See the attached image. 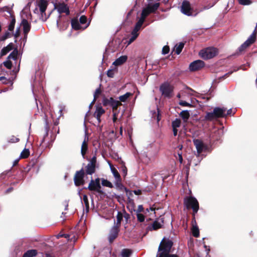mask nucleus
Wrapping results in <instances>:
<instances>
[{
  "label": "nucleus",
  "mask_w": 257,
  "mask_h": 257,
  "mask_svg": "<svg viewBox=\"0 0 257 257\" xmlns=\"http://www.w3.org/2000/svg\"><path fill=\"white\" fill-rule=\"evenodd\" d=\"M173 244L172 240L164 238L159 245L157 257H177L176 254H170Z\"/></svg>",
  "instance_id": "1"
},
{
  "label": "nucleus",
  "mask_w": 257,
  "mask_h": 257,
  "mask_svg": "<svg viewBox=\"0 0 257 257\" xmlns=\"http://www.w3.org/2000/svg\"><path fill=\"white\" fill-rule=\"evenodd\" d=\"M160 6V4L157 3L153 5L148 4L144 7L142 11L141 17L137 23L142 26L146 18L151 13H154Z\"/></svg>",
  "instance_id": "2"
},
{
  "label": "nucleus",
  "mask_w": 257,
  "mask_h": 257,
  "mask_svg": "<svg viewBox=\"0 0 257 257\" xmlns=\"http://www.w3.org/2000/svg\"><path fill=\"white\" fill-rule=\"evenodd\" d=\"M226 109L224 107H215L212 112H207L206 114L205 119L206 120L212 121L218 118L224 117L226 116Z\"/></svg>",
  "instance_id": "3"
},
{
  "label": "nucleus",
  "mask_w": 257,
  "mask_h": 257,
  "mask_svg": "<svg viewBox=\"0 0 257 257\" xmlns=\"http://www.w3.org/2000/svg\"><path fill=\"white\" fill-rule=\"evenodd\" d=\"M184 204L187 209L192 208L194 213H196L199 209V203L193 196H190L184 199Z\"/></svg>",
  "instance_id": "4"
},
{
  "label": "nucleus",
  "mask_w": 257,
  "mask_h": 257,
  "mask_svg": "<svg viewBox=\"0 0 257 257\" xmlns=\"http://www.w3.org/2000/svg\"><path fill=\"white\" fill-rule=\"evenodd\" d=\"M55 9L57 10L59 14L65 13L66 15H69L70 11L67 5L64 2H58L54 5ZM61 15H59L58 19L57 20V25L59 26V21L61 18Z\"/></svg>",
  "instance_id": "5"
},
{
  "label": "nucleus",
  "mask_w": 257,
  "mask_h": 257,
  "mask_svg": "<svg viewBox=\"0 0 257 257\" xmlns=\"http://www.w3.org/2000/svg\"><path fill=\"white\" fill-rule=\"evenodd\" d=\"M200 56L204 59H209L214 57L217 54V50L213 47H209L201 50Z\"/></svg>",
  "instance_id": "6"
},
{
  "label": "nucleus",
  "mask_w": 257,
  "mask_h": 257,
  "mask_svg": "<svg viewBox=\"0 0 257 257\" xmlns=\"http://www.w3.org/2000/svg\"><path fill=\"white\" fill-rule=\"evenodd\" d=\"M256 39V30H254L251 35L248 39L238 48V50L239 53L243 52L247 47L253 44Z\"/></svg>",
  "instance_id": "7"
},
{
  "label": "nucleus",
  "mask_w": 257,
  "mask_h": 257,
  "mask_svg": "<svg viewBox=\"0 0 257 257\" xmlns=\"http://www.w3.org/2000/svg\"><path fill=\"white\" fill-rule=\"evenodd\" d=\"M160 90L163 96L170 97L172 95L173 87L168 83H164L160 86Z\"/></svg>",
  "instance_id": "8"
},
{
  "label": "nucleus",
  "mask_w": 257,
  "mask_h": 257,
  "mask_svg": "<svg viewBox=\"0 0 257 257\" xmlns=\"http://www.w3.org/2000/svg\"><path fill=\"white\" fill-rule=\"evenodd\" d=\"M87 188L90 191H96L98 193H102L100 190L101 185L99 178H97L94 180L91 179Z\"/></svg>",
  "instance_id": "9"
},
{
  "label": "nucleus",
  "mask_w": 257,
  "mask_h": 257,
  "mask_svg": "<svg viewBox=\"0 0 257 257\" xmlns=\"http://www.w3.org/2000/svg\"><path fill=\"white\" fill-rule=\"evenodd\" d=\"M96 164V158L93 157L89 163L86 167V173L88 175H92L95 172Z\"/></svg>",
  "instance_id": "10"
},
{
  "label": "nucleus",
  "mask_w": 257,
  "mask_h": 257,
  "mask_svg": "<svg viewBox=\"0 0 257 257\" xmlns=\"http://www.w3.org/2000/svg\"><path fill=\"white\" fill-rule=\"evenodd\" d=\"M84 175V171L81 169L79 171H77L74 177V183L77 186H79L84 184V180H83Z\"/></svg>",
  "instance_id": "11"
},
{
  "label": "nucleus",
  "mask_w": 257,
  "mask_h": 257,
  "mask_svg": "<svg viewBox=\"0 0 257 257\" xmlns=\"http://www.w3.org/2000/svg\"><path fill=\"white\" fill-rule=\"evenodd\" d=\"M142 26L136 23L135 26L132 31L131 37L128 41L127 45L131 44L133 43L138 37L139 35V31L140 30Z\"/></svg>",
  "instance_id": "12"
},
{
  "label": "nucleus",
  "mask_w": 257,
  "mask_h": 257,
  "mask_svg": "<svg viewBox=\"0 0 257 257\" xmlns=\"http://www.w3.org/2000/svg\"><path fill=\"white\" fill-rule=\"evenodd\" d=\"M181 12L187 16H190L192 15V10L190 3L186 1H183L181 7Z\"/></svg>",
  "instance_id": "13"
},
{
  "label": "nucleus",
  "mask_w": 257,
  "mask_h": 257,
  "mask_svg": "<svg viewBox=\"0 0 257 257\" xmlns=\"http://www.w3.org/2000/svg\"><path fill=\"white\" fill-rule=\"evenodd\" d=\"M194 144L196 148L198 155H199L200 153L207 149V146L205 145L201 140H194Z\"/></svg>",
  "instance_id": "14"
},
{
  "label": "nucleus",
  "mask_w": 257,
  "mask_h": 257,
  "mask_svg": "<svg viewBox=\"0 0 257 257\" xmlns=\"http://www.w3.org/2000/svg\"><path fill=\"white\" fill-rule=\"evenodd\" d=\"M119 231V227L117 225H114L111 229L109 235L108 240L111 243L117 237Z\"/></svg>",
  "instance_id": "15"
},
{
  "label": "nucleus",
  "mask_w": 257,
  "mask_h": 257,
  "mask_svg": "<svg viewBox=\"0 0 257 257\" xmlns=\"http://www.w3.org/2000/svg\"><path fill=\"white\" fill-rule=\"evenodd\" d=\"M204 66V63L202 60H196L192 62L189 65L191 71H196L202 68Z\"/></svg>",
  "instance_id": "16"
},
{
  "label": "nucleus",
  "mask_w": 257,
  "mask_h": 257,
  "mask_svg": "<svg viewBox=\"0 0 257 257\" xmlns=\"http://www.w3.org/2000/svg\"><path fill=\"white\" fill-rule=\"evenodd\" d=\"M21 25L23 27V31L24 33V41L25 42L26 41L27 35L31 29V25L28 21L25 19H23L22 21Z\"/></svg>",
  "instance_id": "17"
},
{
  "label": "nucleus",
  "mask_w": 257,
  "mask_h": 257,
  "mask_svg": "<svg viewBox=\"0 0 257 257\" xmlns=\"http://www.w3.org/2000/svg\"><path fill=\"white\" fill-rule=\"evenodd\" d=\"M105 112L104 109L101 106H97L96 107V110L94 113V116L97 119L98 123H99L101 122L100 117L101 115Z\"/></svg>",
  "instance_id": "18"
},
{
  "label": "nucleus",
  "mask_w": 257,
  "mask_h": 257,
  "mask_svg": "<svg viewBox=\"0 0 257 257\" xmlns=\"http://www.w3.org/2000/svg\"><path fill=\"white\" fill-rule=\"evenodd\" d=\"M47 5L48 4L46 0H40L38 3V7L42 17H43V14L45 15V11L47 9Z\"/></svg>",
  "instance_id": "19"
},
{
  "label": "nucleus",
  "mask_w": 257,
  "mask_h": 257,
  "mask_svg": "<svg viewBox=\"0 0 257 257\" xmlns=\"http://www.w3.org/2000/svg\"><path fill=\"white\" fill-rule=\"evenodd\" d=\"M88 141V137L87 136V135L86 133L85 135V138L84 141L82 142V145H81V153L83 157H84V156L87 151L88 149V145H87V142Z\"/></svg>",
  "instance_id": "20"
},
{
  "label": "nucleus",
  "mask_w": 257,
  "mask_h": 257,
  "mask_svg": "<svg viewBox=\"0 0 257 257\" xmlns=\"http://www.w3.org/2000/svg\"><path fill=\"white\" fill-rule=\"evenodd\" d=\"M164 221L162 219H161V221L159 220L155 221L153 223L148 227V229L150 230H157L163 226Z\"/></svg>",
  "instance_id": "21"
},
{
  "label": "nucleus",
  "mask_w": 257,
  "mask_h": 257,
  "mask_svg": "<svg viewBox=\"0 0 257 257\" xmlns=\"http://www.w3.org/2000/svg\"><path fill=\"white\" fill-rule=\"evenodd\" d=\"M127 59V56L126 55L121 56L117 58L112 63V65L115 67L119 66L124 64Z\"/></svg>",
  "instance_id": "22"
},
{
  "label": "nucleus",
  "mask_w": 257,
  "mask_h": 257,
  "mask_svg": "<svg viewBox=\"0 0 257 257\" xmlns=\"http://www.w3.org/2000/svg\"><path fill=\"white\" fill-rule=\"evenodd\" d=\"M87 24L85 26L82 27L81 26L79 22L77 20H72L71 21V26L73 29L78 30H84L88 26Z\"/></svg>",
  "instance_id": "23"
},
{
  "label": "nucleus",
  "mask_w": 257,
  "mask_h": 257,
  "mask_svg": "<svg viewBox=\"0 0 257 257\" xmlns=\"http://www.w3.org/2000/svg\"><path fill=\"white\" fill-rule=\"evenodd\" d=\"M184 46V44L183 43H180L179 44L176 45L174 49L175 53L179 55L181 52Z\"/></svg>",
  "instance_id": "24"
},
{
  "label": "nucleus",
  "mask_w": 257,
  "mask_h": 257,
  "mask_svg": "<svg viewBox=\"0 0 257 257\" xmlns=\"http://www.w3.org/2000/svg\"><path fill=\"white\" fill-rule=\"evenodd\" d=\"M180 115L183 120L186 122L190 117V113L188 110H183L180 112Z\"/></svg>",
  "instance_id": "25"
},
{
  "label": "nucleus",
  "mask_w": 257,
  "mask_h": 257,
  "mask_svg": "<svg viewBox=\"0 0 257 257\" xmlns=\"http://www.w3.org/2000/svg\"><path fill=\"white\" fill-rule=\"evenodd\" d=\"M109 165H110L111 172L112 173L115 180H116V181H119L120 177V175H119L118 172H117V170L115 168L112 167V166H111L110 164H109Z\"/></svg>",
  "instance_id": "26"
},
{
  "label": "nucleus",
  "mask_w": 257,
  "mask_h": 257,
  "mask_svg": "<svg viewBox=\"0 0 257 257\" xmlns=\"http://www.w3.org/2000/svg\"><path fill=\"white\" fill-rule=\"evenodd\" d=\"M37 251L35 249L28 250L24 254L23 257H34L37 255Z\"/></svg>",
  "instance_id": "27"
},
{
  "label": "nucleus",
  "mask_w": 257,
  "mask_h": 257,
  "mask_svg": "<svg viewBox=\"0 0 257 257\" xmlns=\"http://www.w3.org/2000/svg\"><path fill=\"white\" fill-rule=\"evenodd\" d=\"M192 232L193 235L195 237H197L199 235V228L196 224L193 225L192 228Z\"/></svg>",
  "instance_id": "28"
},
{
  "label": "nucleus",
  "mask_w": 257,
  "mask_h": 257,
  "mask_svg": "<svg viewBox=\"0 0 257 257\" xmlns=\"http://www.w3.org/2000/svg\"><path fill=\"white\" fill-rule=\"evenodd\" d=\"M12 49V44H9L8 46L4 47L1 51V56L6 55Z\"/></svg>",
  "instance_id": "29"
},
{
  "label": "nucleus",
  "mask_w": 257,
  "mask_h": 257,
  "mask_svg": "<svg viewBox=\"0 0 257 257\" xmlns=\"http://www.w3.org/2000/svg\"><path fill=\"white\" fill-rule=\"evenodd\" d=\"M109 102L113 108L116 109L118 106L121 104L120 102L118 100H115L112 98H110Z\"/></svg>",
  "instance_id": "30"
},
{
  "label": "nucleus",
  "mask_w": 257,
  "mask_h": 257,
  "mask_svg": "<svg viewBox=\"0 0 257 257\" xmlns=\"http://www.w3.org/2000/svg\"><path fill=\"white\" fill-rule=\"evenodd\" d=\"M132 95L133 94L130 92H126L124 94L120 96L119 97V99L121 102H125L128 97Z\"/></svg>",
  "instance_id": "31"
},
{
  "label": "nucleus",
  "mask_w": 257,
  "mask_h": 257,
  "mask_svg": "<svg viewBox=\"0 0 257 257\" xmlns=\"http://www.w3.org/2000/svg\"><path fill=\"white\" fill-rule=\"evenodd\" d=\"M101 184L103 186L107 187L110 188H112L113 187L112 183L110 181L104 179H101Z\"/></svg>",
  "instance_id": "32"
},
{
  "label": "nucleus",
  "mask_w": 257,
  "mask_h": 257,
  "mask_svg": "<svg viewBox=\"0 0 257 257\" xmlns=\"http://www.w3.org/2000/svg\"><path fill=\"white\" fill-rule=\"evenodd\" d=\"M131 253L132 252L130 249H123L121 251V255L122 257H130Z\"/></svg>",
  "instance_id": "33"
},
{
  "label": "nucleus",
  "mask_w": 257,
  "mask_h": 257,
  "mask_svg": "<svg viewBox=\"0 0 257 257\" xmlns=\"http://www.w3.org/2000/svg\"><path fill=\"white\" fill-rule=\"evenodd\" d=\"M181 125V120L180 119L176 118L172 122V126L173 128H178Z\"/></svg>",
  "instance_id": "34"
},
{
  "label": "nucleus",
  "mask_w": 257,
  "mask_h": 257,
  "mask_svg": "<svg viewBox=\"0 0 257 257\" xmlns=\"http://www.w3.org/2000/svg\"><path fill=\"white\" fill-rule=\"evenodd\" d=\"M83 201L85 204L86 211L88 212L89 211V202L86 195L83 196Z\"/></svg>",
  "instance_id": "35"
},
{
  "label": "nucleus",
  "mask_w": 257,
  "mask_h": 257,
  "mask_svg": "<svg viewBox=\"0 0 257 257\" xmlns=\"http://www.w3.org/2000/svg\"><path fill=\"white\" fill-rule=\"evenodd\" d=\"M30 155V152L28 149H24L21 153L20 157L22 158H26Z\"/></svg>",
  "instance_id": "36"
},
{
  "label": "nucleus",
  "mask_w": 257,
  "mask_h": 257,
  "mask_svg": "<svg viewBox=\"0 0 257 257\" xmlns=\"http://www.w3.org/2000/svg\"><path fill=\"white\" fill-rule=\"evenodd\" d=\"M117 71V69L116 68H112L107 71V75L109 77H113L114 76L115 72Z\"/></svg>",
  "instance_id": "37"
},
{
  "label": "nucleus",
  "mask_w": 257,
  "mask_h": 257,
  "mask_svg": "<svg viewBox=\"0 0 257 257\" xmlns=\"http://www.w3.org/2000/svg\"><path fill=\"white\" fill-rule=\"evenodd\" d=\"M238 3L243 6H248L251 4L252 2L250 0H237Z\"/></svg>",
  "instance_id": "38"
},
{
  "label": "nucleus",
  "mask_w": 257,
  "mask_h": 257,
  "mask_svg": "<svg viewBox=\"0 0 257 257\" xmlns=\"http://www.w3.org/2000/svg\"><path fill=\"white\" fill-rule=\"evenodd\" d=\"M17 56L18 51L17 50H15L9 55L8 59H13L14 60H16L17 58Z\"/></svg>",
  "instance_id": "39"
},
{
  "label": "nucleus",
  "mask_w": 257,
  "mask_h": 257,
  "mask_svg": "<svg viewBox=\"0 0 257 257\" xmlns=\"http://www.w3.org/2000/svg\"><path fill=\"white\" fill-rule=\"evenodd\" d=\"M101 93V90L100 88H97L96 89L94 93V98L92 101V102H94L96 100L97 98L99 96Z\"/></svg>",
  "instance_id": "40"
},
{
  "label": "nucleus",
  "mask_w": 257,
  "mask_h": 257,
  "mask_svg": "<svg viewBox=\"0 0 257 257\" xmlns=\"http://www.w3.org/2000/svg\"><path fill=\"white\" fill-rule=\"evenodd\" d=\"M152 117L154 118V119H156H156L157 120L158 122L159 121V120H160V113H159V109L158 108H157V113H156V112H154V113H152Z\"/></svg>",
  "instance_id": "41"
},
{
  "label": "nucleus",
  "mask_w": 257,
  "mask_h": 257,
  "mask_svg": "<svg viewBox=\"0 0 257 257\" xmlns=\"http://www.w3.org/2000/svg\"><path fill=\"white\" fill-rule=\"evenodd\" d=\"M4 65L8 69H11L12 63L10 60H8L4 62Z\"/></svg>",
  "instance_id": "42"
},
{
  "label": "nucleus",
  "mask_w": 257,
  "mask_h": 257,
  "mask_svg": "<svg viewBox=\"0 0 257 257\" xmlns=\"http://www.w3.org/2000/svg\"><path fill=\"white\" fill-rule=\"evenodd\" d=\"M19 141V139L15 136L11 137L8 140V142L12 143L18 142Z\"/></svg>",
  "instance_id": "43"
},
{
  "label": "nucleus",
  "mask_w": 257,
  "mask_h": 257,
  "mask_svg": "<svg viewBox=\"0 0 257 257\" xmlns=\"http://www.w3.org/2000/svg\"><path fill=\"white\" fill-rule=\"evenodd\" d=\"M137 217L138 221L140 222H143L145 220V216L141 213H137Z\"/></svg>",
  "instance_id": "44"
},
{
  "label": "nucleus",
  "mask_w": 257,
  "mask_h": 257,
  "mask_svg": "<svg viewBox=\"0 0 257 257\" xmlns=\"http://www.w3.org/2000/svg\"><path fill=\"white\" fill-rule=\"evenodd\" d=\"M122 219V215L121 213L119 212H118L117 215V226H118L120 225L121 221Z\"/></svg>",
  "instance_id": "45"
},
{
  "label": "nucleus",
  "mask_w": 257,
  "mask_h": 257,
  "mask_svg": "<svg viewBox=\"0 0 257 257\" xmlns=\"http://www.w3.org/2000/svg\"><path fill=\"white\" fill-rule=\"evenodd\" d=\"M169 47L168 46H165L162 49V54L163 55L167 54L169 52Z\"/></svg>",
  "instance_id": "46"
},
{
  "label": "nucleus",
  "mask_w": 257,
  "mask_h": 257,
  "mask_svg": "<svg viewBox=\"0 0 257 257\" xmlns=\"http://www.w3.org/2000/svg\"><path fill=\"white\" fill-rule=\"evenodd\" d=\"M179 103L180 105L184 106H189L191 105V104L183 100H180Z\"/></svg>",
  "instance_id": "47"
},
{
  "label": "nucleus",
  "mask_w": 257,
  "mask_h": 257,
  "mask_svg": "<svg viewBox=\"0 0 257 257\" xmlns=\"http://www.w3.org/2000/svg\"><path fill=\"white\" fill-rule=\"evenodd\" d=\"M79 20L81 24H84L87 21V18L84 16H82L80 18Z\"/></svg>",
  "instance_id": "48"
},
{
  "label": "nucleus",
  "mask_w": 257,
  "mask_h": 257,
  "mask_svg": "<svg viewBox=\"0 0 257 257\" xmlns=\"http://www.w3.org/2000/svg\"><path fill=\"white\" fill-rule=\"evenodd\" d=\"M15 27V21H12L9 25L8 29L10 31H13Z\"/></svg>",
  "instance_id": "49"
},
{
  "label": "nucleus",
  "mask_w": 257,
  "mask_h": 257,
  "mask_svg": "<svg viewBox=\"0 0 257 257\" xmlns=\"http://www.w3.org/2000/svg\"><path fill=\"white\" fill-rule=\"evenodd\" d=\"M143 205H140L138 206V209L136 210L137 213H140L141 212L143 211Z\"/></svg>",
  "instance_id": "50"
},
{
  "label": "nucleus",
  "mask_w": 257,
  "mask_h": 257,
  "mask_svg": "<svg viewBox=\"0 0 257 257\" xmlns=\"http://www.w3.org/2000/svg\"><path fill=\"white\" fill-rule=\"evenodd\" d=\"M2 80H4L3 83H5V84L8 83V82L9 81L5 77H3V76L0 77V81H2Z\"/></svg>",
  "instance_id": "51"
},
{
  "label": "nucleus",
  "mask_w": 257,
  "mask_h": 257,
  "mask_svg": "<svg viewBox=\"0 0 257 257\" xmlns=\"http://www.w3.org/2000/svg\"><path fill=\"white\" fill-rule=\"evenodd\" d=\"M178 156H179V160L180 163H182L183 162V157L182 156V153L178 152Z\"/></svg>",
  "instance_id": "52"
},
{
  "label": "nucleus",
  "mask_w": 257,
  "mask_h": 257,
  "mask_svg": "<svg viewBox=\"0 0 257 257\" xmlns=\"http://www.w3.org/2000/svg\"><path fill=\"white\" fill-rule=\"evenodd\" d=\"M115 185L117 187H120L121 186H122V185L121 184V180H120L119 181H116V180H115Z\"/></svg>",
  "instance_id": "53"
},
{
  "label": "nucleus",
  "mask_w": 257,
  "mask_h": 257,
  "mask_svg": "<svg viewBox=\"0 0 257 257\" xmlns=\"http://www.w3.org/2000/svg\"><path fill=\"white\" fill-rule=\"evenodd\" d=\"M173 131L174 135L175 136H177L178 133L177 128H173Z\"/></svg>",
  "instance_id": "54"
},
{
  "label": "nucleus",
  "mask_w": 257,
  "mask_h": 257,
  "mask_svg": "<svg viewBox=\"0 0 257 257\" xmlns=\"http://www.w3.org/2000/svg\"><path fill=\"white\" fill-rule=\"evenodd\" d=\"M134 192L136 195H140L141 193V191L140 190H134Z\"/></svg>",
  "instance_id": "55"
},
{
  "label": "nucleus",
  "mask_w": 257,
  "mask_h": 257,
  "mask_svg": "<svg viewBox=\"0 0 257 257\" xmlns=\"http://www.w3.org/2000/svg\"><path fill=\"white\" fill-rule=\"evenodd\" d=\"M48 135V127L47 124L46 126V134L45 136H47Z\"/></svg>",
  "instance_id": "56"
},
{
  "label": "nucleus",
  "mask_w": 257,
  "mask_h": 257,
  "mask_svg": "<svg viewBox=\"0 0 257 257\" xmlns=\"http://www.w3.org/2000/svg\"><path fill=\"white\" fill-rule=\"evenodd\" d=\"M231 112H232V109H228L227 110V114H226V115H230L231 113Z\"/></svg>",
  "instance_id": "57"
},
{
  "label": "nucleus",
  "mask_w": 257,
  "mask_h": 257,
  "mask_svg": "<svg viewBox=\"0 0 257 257\" xmlns=\"http://www.w3.org/2000/svg\"><path fill=\"white\" fill-rule=\"evenodd\" d=\"M204 247L205 248L206 250V251H207V253H208V252H209V250H210V249H209V247H208L207 246H206V245H204Z\"/></svg>",
  "instance_id": "58"
},
{
  "label": "nucleus",
  "mask_w": 257,
  "mask_h": 257,
  "mask_svg": "<svg viewBox=\"0 0 257 257\" xmlns=\"http://www.w3.org/2000/svg\"><path fill=\"white\" fill-rule=\"evenodd\" d=\"M116 119H117V118H116V114H113V121L115 122L116 121Z\"/></svg>",
  "instance_id": "59"
},
{
  "label": "nucleus",
  "mask_w": 257,
  "mask_h": 257,
  "mask_svg": "<svg viewBox=\"0 0 257 257\" xmlns=\"http://www.w3.org/2000/svg\"><path fill=\"white\" fill-rule=\"evenodd\" d=\"M232 73V71H231V72H229V73H226V74H225L223 76V78H225L226 77H227V76L228 75V74H231Z\"/></svg>",
  "instance_id": "60"
},
{
  "label": "nucleus",
  "mask_w": 257,
  "mask_h": 257,
  "mask_svg": "<svg viewBox=\"0 0 257 257\" xmlns=\"http://www.w3.org/2000/svg\"><path fill=\"white\" fill-rule=\"evenodd\" d=\"M7 38V34L3 36V38L1 39V40H4L5 39H6Z\"/></svg>",
  "instance_id": "61"
},
{
  "label": "nucleus",
  "mask_w": 257,
  "mask_h": 257,
  "mask_svg": "<svg viewBox=\"0 0 257 257\" xmlns=\"http://www.w3.org/2000/svg\"><path fill=\"white\" fill-rule=\"evenodd\" d=\"M63 236L66 237V238H67V237H69V235L68 234H63Z\"/></svg>",
  "instance_id": "62"
},
{
  "label": "nucleus",
  "mask_w": 257,
  "mask_h": 257,
  "mask_svg": "<svg viewBox=\"0 0 257 257\" xmlns=\"http://www.w3.org/2000/svg\"><path fill=\"white\" fill-rule=\"evenodd\" d=\"M149 210L152 211H155V209L153 207H150L149 208Z\"/></svg>",
  "instance_id": "63"
},
{
  "label": "nucleus",
  "mask_w": 257,
  "mask_h": 257,
  "mask_svg": "<svg viewBox=\"0 0 257 257\" xmlns=\"http://www.w3.org/2000/svg\"><path fill=\"white\" fill-rule=\"evenodd\" d=\"M44 257H52V256L49 254H46V255Z\"/></svg>",
  "instance_id": "64"
}]
</instances>
